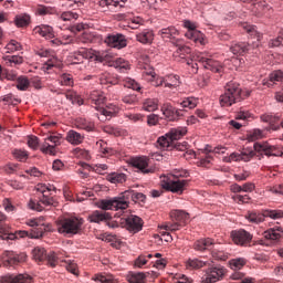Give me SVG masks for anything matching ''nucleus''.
<instances>
[{"mask_svg":"<svg viewBox=\"0 0 283 283\" xmlns=\"http://www.w3.org/2000/svg\"><path fill=\"white\" fill-rule=\"evenodd\" d=\"M84 224L85 219L81 217H66L57 220L56 222L57 231L67 238L81 235V233H83Z\"/></svg>","mask_w":283,"mask_h":283,"instance_id":"6","label":"nucleus"},{"mask_svg":"<svg viewBox=\"0 0 283 283\" xmlns=\"http://www.w3.org/2000/svg\"><path fill=\"white\" fill-rule=\"evenodd\" d=\"M283 48V29L280 31L276 39H272L269 42V48Z\"/></svg>","mask_w":283,"mask_h":283,"instance_id":"61","label":"nucleus"},{"mask_svg":"<svg viewBox=\"0 0 283 283\" xmlns=\"http://www.w3.org/2000/svg\"><path fill=\"white\" fill-rule=\"evenodd\" d=\"M245 219L253 224H260V222H264V212H248L245 214Z\"/></svg>","mask_w":283,"mask_h":283,"instance_id":"45","label":"nucleus"},{"mask_svg":"<svg viewBox=\"0 0 283 283\" xmlns=\"http://www.w3.org/2000/svg\"><path fill=\"white\" fill-rule=\"evenodd\" d=\"M178 34H180V32L176 27H168L158 31V36H160L163 41H170L172 45L176 41H180V39H176Z\"/></svg>","mask_w":283,"mask_h":283,"instance_id":"24","label":"nucleus"},{"mask_svg":"<svg viewBox=\"0 0 283 283\" xmlns=\"http://www.w3.org/2000/svg\"><path fill=\"white\" fill-rule=\"evenodd\" d=\"M107 220H112V214H109V212L95 210L88 214V221L96 224H101V222H107Z\"/></svg>","mask_w":283,"mask_h":283,"instance_id":"28","label":"nucleus"},{"mask_svg":"<svg viewBox=\"0 0 283 283\" xmlns=\"http://www.w3.org/2000/svg\"><path fill=\"white\" fill-rule=\"evenodd\" d=\"M4 65L12 67L13 65H21L23 63V57L18 55H7L3 56Z\"/></svg>","mask_w":283,"mask_h":283,"instance_id":"46","label":"nucleus"},{"mask_svg":"<svg viewBox=\"0 0 283 283\" xmlns=\"http://www.w3.org/2000/svg\"><path fill=\"white\" fill-rule=\"evenodd\" d=\"M98 81L99 84L105 85L106 87H109L112 85H123L128 90L140 92V84L136 82V80H133L130 77H124L123 80H120V77L116 74L104 72L98 75Z\"/></svg>","mask_w":283,"mask_h":283,"instance_id":"7","label":"nucleus"},{"mask_svg":"<svg viewBox=\"0 0 283 283\" xmlns=\"http://www.w3.org/2000/svg\"><path fill=\"white\" fill-rule=\"evenodd\" d=\"M32 256L35 262H43V260H46L49 266H51L52 269H54V266L59 264V256H56V253L50 252L48 254V252H45V249L41 247H36L32 250Z\"/></svg>","mask_w":283,"mask_h":283,"instance_id":"11","label":"nucleus"},{"mask_svg":"<svg viewBox=\"0 0 283 283\" xmlns=\"http://www.w3.org/2000/svg\"><path fill=\"white\" fill-rule=\"evenodd\" d=\"M161 112H163V115L165 116V118L170 122L178 120V118H180V116L185 115V114H182V109H178V108L171 106V104H169V103L163 104Z\"/></svg>","mask_w":283,"mask_h":283,"instance_id":"22","label":"nucleus"},{"mask_svg":"<svg viewBox=\"0 0 283 283\" xmlns=\"http://www.w3.org/2000/svg\"><path fill=\"white\" fill-rule=\"evenodd\" d=\"M8 220V217L3 214V212H0V231L3 233L0 235L1 240H19V238H43V234L45 231H50L52 229V226L50 223L45 222V218L40 217L36 219H29L27 221L28 227L33 228L32 232L20 230L14 233L8 232V226L6 224Z\"/></svg>","mask_w":283,"mask_h":283,"instance_id":"1","label":"nucleus"},{"mask_svg":"<svg viewBox=\"0 0 283 283\" xmlns=\"http://www.w3.org/2000/svg\"><path fill=\"white\" fill-rule=\"evenodd\" d=\"M106 180L113 185H123V182L127 180V175L123 172H112L106 176Z\"/></svg>","mask_w":283,"mask_h":283,"instance_id":"38","label":"nucleus"},{"mask_svg":"<svg viewBox=\"0 0 283 283\" xmlns=\"http://www.w3.org/2000/svg\"><path fill=\"white\" fill-rule=\"evenodd\" d=\"M113 65L116 67V70H119V72H127L130 69L129 63L123 57L116 59L113 62Z\"/></svg>","mask_w":283,"mask_h":283,"instance_id":"49","label":"nucleus"},{"mask_svg":"<svg viewBox=\"0 0 283 283\" xmlns=\"http://www.w3.org/2000/svg\"><path fill=\"white\" fill-rule=\"evenodd\" d=\"M76 127L78 129H84L85 132H94V129H96L94 122L85 118H77Z\"/></svg>","mask_w":283,"mask_h":283,"instance_id":"39","label":"nucleus"},{"mask_svg":"<svg viewBox=\"0 0 283 283\" xmlns=\"http://www.w3.org/2000/svg\"><path fill=\"white\" fill-rule=\"evenodd\" d=\"M149 273L148 272H130L127 275V281L129 283H145L147 282Z\"/></svg>","mask_w":283,"mask_h":283,"instance_id":"35","label":"nucleus"},{"mask_svg":"<svg viewBox=\"0 0 283 283\" xmlns=\"http://www.w3.org/2000/svg\"><path fill=\"white\" fill-rule=\"evenodd\" d=\"M244 264H247V261L244 259H233L230 261V266L234 271H240V269H242Z\"/></svg>","mask_w":283,"mask_h":283,"instance_id":"63","label":"nucleus"},{"mask_svg":"<svg viewBox=\"0 0 283 283\" xmlns=\"http://www.w3.org/2000/svg\"><path fill=\"white\" fill-rule=\"evenodd\" d=\"M186 134L187 128L185 127L171 128L168 133L158 137L157 143L161 149H166L168 151L171 149H177V151H187V142H184L182 144L176 142L180 140V138H182V136Z\"/></svg>","mask_w":283,"mask_h":283,"instance_id":"3","label":"nucleus"},{"mask_svg":"<svg viewBox=\"0 0 283 283\" xmlns=\"http://www.w3.org/2000/svg\"><path fill=\"white\" fill-rule=\"evenodd\" d=\"M78 19V13L73 11H64L60 14L61 21H76Z\"/></svg>","mask_w":283,"mask_h":283,"instance_id":"58","label":"nucleus"},{"mask_svg":"<svg viewBox=\"0 0 283 283\" xmlns=\"http://www.w3.org/2000/svg\"><path fill=\"white\" fill-rule=\"evenodd\" d=\"M251 50V44L248 42H237L231 45L230 51L232 54H239V56H244Z\"/></svg>","mask_w":283,"mask_h":283,"instance_id":"32","label":"nucleus"},{"mask_svg":"<svg viewBox=\"0 0 283 283\" xmlns=\"http://www.w3.org/2000/svg\"><path fill=\"white\" fill-rule=\"evenodd\" d=\"M84 139L85 137L76 130H69L66 134V140L71 145H81V143H83Z\"/></svg>","mask_w":283,"mask_h":283,"instance_id":"37","label":"nucleus"},{"mask_svg":"<svg viewBox=\"0 0 283 283\" xmlns=\"http://www.w3.org/2000/svg\"><path fill=\"white\" fill-rule=\"evenodd\" d=\"M36 191L41 193L39 201L30 200L28 203L29 209L32 211H43L44 207H52L54 205V193H56V187L50 184H38Z\"/></svg>","mask_w":283,"mask_h":283,"instance_id":"4","label":"nucleus"},{"mask_svg":"<svg viewBox=\"0 0 283 283\" xmlns=\"http://www.w3.org/2000/svg\"><path fill=\"white\" fill-rule=\"evenodd\" d=\"M127 231L130 233H138V231L143 230V219L137 216H129L122 222Z\"/></svg>","mask_w":283,"mask_h":283,"instance_id":"21","label":"nucleus"},{"mask_svg":"<svg viewBox=\"0 0 283 283\" xmlns=\"http://www.w3.org/2000/svg\"><path fill=\"white\" fill-rule=\"evenodd\" d=\"M143 109L145 112H156L158 109V99L157 98H147L143 103Z\"/></svg>","mask_w":283,"mask_h":283,"instance_id":"47","label":"nucleus"},{"mask_svg":"<svg viewBox=\"0 0 283 283\" xmlns=\"http://www.w3.org/2000/svg\"><path fill=\"white\" fill-rule=\"evenodd\" d=\"M260 118L262 123H269L272 132H280V129H282V124L280 123V120H282V116H280V114L265 113L262 114Z\"/></svg>","mask_w":283,"mask_h":283,"instance_id":"20","label":"nucleus"},{"mask_svg":"<svg viewBox=\"0 0 283 283\" xmlns=\"http://www.w3.org/2000/svg\"><path fill=\"white\" fill-rule=\"evenodd\" d=\"M77 52L84 61L85 59H93L98 63H103V61H105V59L107 57V53H103L93 49L81 48Z\"/></svg>","mask_w":283,"mask_h":283,"instance_id":"19","label":"nucleus"},{"mask_svg":"<svg viewBox=\"0 0 283 283\" xmlns=\"http://www.w3.org/2000/svg\"><path fill=\"white\" fill-rule=\"evenodd\" d=\"M184 28L188 29L185 33L186 39L193 41L195 43H199V45H205L207 40L205 39V34L198 31V25L190 20L184 21Z\"/></svg>","mask_w":283,"mask_h":283,"instance_id":"10","label":"nucleus"},{"mask_svg":"<svg viewBox=\"0 0 283 283\" xmlns=\"http://www.w3.org/2000/svg\"><path fill=\"white\" fill-rule=\"evenodd\" d=\"M28 260L25 252L17 253L14 251H4L2 254V262L4 266H17Z\"/></svg>","mask_w":283,"mask_h":283,"instance_id":"12","label":"nucleus"},{"mask_svg":"<svg viewBox=\"0 0 283 283\" xmlns=\"http://www.w3.org/2000/svg\"><path fill=\"white\" fill-rule=\"evenodd\" d=\"M17 83V90L20 92H27V90L30 87V80H28L25 76L18 77Z\"/></svg>","mask_w":283,"mask_h":283,"instance_id":"52","label":"nucleus"},{"mask_svg":"<svg viewBox=\"0 0 283 283\" xmlns=\"http://www.w3.org/2000/svg\"><path fill=\"white\" fill-rule=\"evenodd\" d=\"M119 107L115 104H108L106 106V108H99V113H101V116H98V119L99 120H105V118L109 117L112 118V116H115V114H118L119 112Z\"/></svg>","mask_w":283,"mask_h":283,"instance_id":"33","label":"nucleus"},{"mask_svg":"<svg viewBox=\"0 0 283 283\" xmlns=\"http://www.w3.org/2000/svg\"><path fill=\"white\" fill-rule=\"evenodd\" d=\"M95 282H101V283H118V280L114 277L112 274H96L94 277Z\"/></svg>","mask_w":283,"mask_h":283,"instance_id":"51","label":"nucleus"},{"mask_svg":"<svg viewBox=\"0 0 283 283\" xmlns=\"http://www.w3.org/2000/svg\"><path fill=\"white\" fill-rule=\"evenodd\" d=\"M187 266L189 269H202L203 266H207V262L199 259H189L187 262Z\"/></svg>","mask_w":283,"mask_h":283,"instance_id":"59","label":"nucleus"},{"mask_svg":"<svg viewBox=\"0 0 283 283\" xmlns=\"http://www.w3.org/2000/svg\"><path fill=\"white\" fill-rule=\"evenodd\" d=\"M232 242L238 247H249L253 240V235L244 229L234 230L231 232Z\"/></svg>","mask_w":283,"mask_h":283,"instance_id":"16","label":"nucleus"},{"mask_svg":"<svg viewBox=\"0 0 283 283\" xmlns=\"http://www.w3.org/2000/svg\"><path fill=\"white\" fill-rule=\"evenodd\" d=\"M181 178H189V171L175 169L170 176L160 177V185L166 191L181 195L189 187V180Z\"/></svg>","mask_w":283,"mask_h":283,"instance_id":"2","label":"nucleus"},{"mask_svg":"<svg viewBox=\"0 0 283 283\" xmlns=\"http://www.w3.org/2000/svg\"><path fill=\"white\" fill-rule=\"evenodd\" d=\"M243 30H245V32H248L250 36H253V39H256V41H260V39H262V33L258 31V28L255 25L244 23Z\"/></svg>","mask_w":283,"mask_h":283,"instance_id":"48","label":"nucleus"},{"mask_svg":"<svg viewBox=\"0 0 283 283\" xmlns=\"http://www.w3.org/2000/svg\"><path fill=\"white\" fill-rule=\"evenodd\" d=\"M211 255L213 260H221L222 262H226V260H229V253L212 248Z\"/></svg>","mask_w":283,"mask_h":283,"instance_id":"53","label":"nucleus"},{"mask_svg":"<svg viewBox=\"0 0 283 283\" xmlns=\"http://www.w3.org/2000/svg\"><path fill=\"white\" fill-rule=\"evenodd\" d=\"M249 96V93H244L240 83L230 81L224 86V93L220 96L221 107H231L235 103L244 101Z\"/></svg>","mask_w":283,"mask_h":283,"instance_id":"5","label":"nucleus"},{"mask_svg":"<svg viewBox=\"0 0 283 283\" xmlns=\"http://www.w3.org/2000/svg\"><path fill=\"white\" fill-rule=\"evenodd\" d=\"M179 104L184 109H196L198 107V98L186 97Z\"/></svg>","mask_w":283,"mask_h":283,"instance_id":"44","label":"nucleus"},{"mask_svg":"<svg viewBox=\"0 0 283 283\" xmlns=\"http://www.w3.org/2000/svg\"><path fill=\"white\" fill-rule=\"evenodd\" d=\"M263 214L264 218H271L272 220H280L281 218H283L282 210H265Z\"/></svg>","mask_w":283,"mask_h":283,"instance_id":"56","label":"nucleus"},{"mask_svg":"<svg viewBox=\"0 0 283 283\" xmlns=\"http://www.w3.org/2000/svg\"><path fill=\"white\" fill-rule=\"evenodd\" d=\"M3 78H7V81H18L19 76L17 75V72L8 71V69H3L0 65V81H3Z\"/></svg>","mask_w":283,"mask_h":283,"instance_id":"43","label":"nucleus"},{"mask_svg":"<svg viewBox=\"0 0 283 283\" xmlns=\"http://www.w3.org/2000/svg\"><path fill=\"white\" fill-rule=\"evenodd\" d=\"M98 209H102V211H118L120 209V206L118 203V199L112 198V199H102L97 202Z\"/></svg>","mask_w":283,"mask_h":283,"instance_id":"26","label":"nucleus"},{"mask_svg":"<svg viewBox=\"0 0 283 283\" xmlns=\"http://www.w3.org/2000/svg\"><path fill=\"white\" fill-rule=\"evenodd\" d=\"M282 228H271L263 233V238L272 242H277L282 238Z\"/></svg>","mask_w":283,"mask_h":283,"instance_id":"36","label":"nucleus"},{"mask_svg":"<svg viewBox=\"0 0 283 283\" xmlns=\"http://www.w3.org/2000/svg\"><path fill=\"white\" fill-rule=\"evenodd\" d=\"M167 83H165V87H178L180 85V76L178 75H169Z\"/></svg>","mask_w":283,"mask_h":283,"instance_id":"62","label":"nucleus"},{"mask_svg":"<svg viewBox=\"0 0 283 283\" xmlns=\"http://www.w3.org/2000/svg\"><path fill=\"white\" fill-rule=\"evenodd\" d=\"M255 156V153L253 150H244L242 153H232L228 157V163H240V160H243V163H249L251 158Z\"/></svg>","mask_w":283,"mask_h":283,"instance_id":"27","label":"nucleus"},{"mask_svg":"<svg viewBox=\"0 0 283 283\" xmlns=\"http://www.w3.org/2000/svg\"><path fill=\"white\" fill-rule=\"evenodd\" d=\"M260 138H264V132L261 129H253L248 133V140L254 143V140H260Z\"/></svg>","mask_w":283,"mask_h":283,"instance_id":"54","label":"nucleus"},{"mask_svg":"<svg viewBox=\"0 0 283 283\" xmlns=\"http://www.w3.org/2000/svg\"><path fill=\"white\" fill-rule=\"evenodd\" d=\"M143 77L146 81L154 83V80L156 78V72H154V70L149 67V65H145L143 71Z\"/></svg>","mask_w":283,"mask_h":283,"instance_id":"55","label":"nucleus"},{"mask_svg":"<svg viewBox=\"0 0 283 283\" xmlns=\"http://www.w3.org/2000/svg\"><path fill=\"white\" fill-rule=\"evenodd\" d=\"M6 50L8 53H11V52H19V50H21V43H19L18 41L15 40H11L7 46H6Z\"/></svg>","mask_w":283,"mask_h":283,"instance_id":"64","label":"nucleus"},{"mask_svg":"<svg viewBox=\"0 0 283 283\" xmlns=\"http://www.w3.org/2000/svg\"><path fill=\"white\" fill-rule=\"evenodd\" d=\"M213 239L206 238V239H199L193 243L195 251H211L213 249Z\"/></svg>","mask_w":283,"mask_h":283,"instance_id":"31","label":"nucleus"},{"mask_svg":"<svg viewBox=\"0 0 283 283\" xmlns=\"http://www.w3.org/2000/svg\"><path fill=\"white\" fill-rule=\"evenodd\" d=\"M132 165L135 169H139L140 174H156V167L149 166V158L147 157H135Z\"/></svg>","mask_w":283,"mask_h":283,"instance_id":"18","label":"nucleus"},{"mask_svg":"<svg viewBox=\"0 0 283 283\" xmlns=\"http://www.w3.org/2000/svg\"><path fill=\"white\" fill-rule=\"evenodd\" d=\"M61 145V136L51 135L44 139V143L41 144L40 150L42 154H48L49 156H56V147Z\"/></svg>","mask_w":283,"mask_h":283,"instance_id":"13","label":"nucleus"},{"mask_svg":"<svg viewBox=\"0 0 283 283\" xmlns=\"http://www.w3.org/2000/svg\"><path fill=\"white\" fill-rule=\"evenodd\" d=\"M172 220H176V222H179V224H185L187 220H189V213L182 211V210H175L171 212Z\"/></svg>","mask_w":283,"mask_h":283,"instance_id":"41","label":"nucleus"},{"mask_svg":"<svg viewBox=\"0 0 283 283\" xmlns=\"http://www.w3.org/2000/svg\"><path fill=\"white\" fill-rule=\"evenodd\" d=\"M60 85L72 87V85H74V77H72L71 74L63 73L60 77Z\"/></svg>","mask_w":283,"mask_h":283,"instance_id":"57","label":"nucleus"},{"mask_svg":"<svg viewBox=\"0 0 283 283\" xmlns=\"http://www.w3.org/2000/svg\"><path fill=\"white\" fill-rule=\"evenodd\" d=\"M12 156L15 158V160H19L20 163H25V159L28 158V153L23 149H13Z\"/></svg>","mask_w":283,"mask_h":283,"instance_id":"60","label":"nucleus"},{"mask_svg":"<svg viewBox=\"0 0 283 283\" xmlns=\"http://www.w3.org/2000/svg\"><path fill=\"white\" fill-rule=\"evenodd\" d=\"M65 96L66 99L72 103V105H83V98H81L74 91H67Z\"/></svg>","mask_w":283,"mask_h":283,"instance_id":"50","label":"nucleus"},{"mask_svg":"<svg viewBox=\"0 0 283 283\" xmlns=\"http://www.w3.org/2000/svg\"><path fill=\"white\" fill-rule=\"evenodd\" d=\"M198 63H201L206 70H210L217 74H221L222 70H224L219 61L206 57L205 53H199L195 56V60H189L187 62V65L190 67V72L192 74H198Z\"/></svg>","mask_w":283,"mask_h":283,"instance_id":"8","label":"nucleus"},{"mask_svg":"<svg viewBox=\"0 0 283 283\" xmlns=\"http://www.w3.org/2000/svg\"><path fill=\"white\" fill-rule=\"evenodd\" d=\"M104 42L108 48H116L117 50H123V48H127V39L122 33H112L108 34Z\"/></svg>","mask_w":283,"mask_h":283,"instance_id":"17","label":"nucleus"},{"mask_svg":"<svg viewBox=\"0 0 283 283\" xmlns=\"http://www.w3.org/2000/svg\"><path fill=\"white\" fill-rule=\"evenodd\" d=\"M275 83H283V71L282 70H277L272 72L269 75V80H263L262 81V85L265 87H273V85H275ZM275 99L279 103H283V92H279L275 94Z\"/></svg>","mask_w":283,"mask_h":283,"instance_id":"15","label":"nucleus"},{"mask_svg":"<svg viewBox=\"0 0 283 283\" xmlns=\"http://www.w3.org/2000/svg\"><path fill=\"white\" fill-rule=\"evenodd\" d=\"M14 23L17 28H28L30 25V14L21 13L15 15Z\"/></svg>","mask_w":283,"mask_h":283,"instance_id":"40","label":"nucleus"},{"mask_svg":"<svg viewBox=\"0 0 283 283\" xmlns=\"http://www.w3.org/2000/svg\"><path fill=\"white\" fill-rule=\"evenodd\" d=\"M119 203V209L125 211L129 207V200H134V190H125L120 197H116Z\"/></svg>","mask_w":283,"mask_h":283,"instance_id":"30","label":"nucleus"},{"mask_svg":"<svg viewBox=\"0 0 283 283\" xmlns=\"http://www.w3.org/2000/svg\"><path fill=\"white\" fill-rule=\"evenodd\" d=\"M227 277V268L222 265H211L206 270L201 283H218Z\"/></svg>","mask_w":283,"mask_h":283,"instance_id":"9","label":"nucleus"},{"mask_svg":"<svg viewBox=\"0 0 283 283\" xmlns=\"http://www.w3.org/2000/svg\"><path fill=\"white\" fill-rule=\"evenodd\" d=\"M136 40L144 45H149L154 42V31L144 30L136 35Z\"/></svg>","mask_w":283,"mask_h":283,"instance_id":"34","label":"nucleus"},{"mask_svg":"<svg viewBox=\"0 0 283 283\" xmlns=\"http://www.w3.org/2000/svg\"><path fill=\"white\" fill-rule=\"evenodd\" d=\"M0 283H32V277L24 274H7L0 277Z\"/></svg>","mask_w":283,"mask_h":283,"instance_id":"25","label":"nucleus"},{"mask_svg":"<svg viewBox=\"0 0 283 283\" xmlns=\"http://www.w3.org/2000/svg\"><path fill=\"white\" fill-rule=\"evenodd\" d=\"M174 45H176L177 48V50L174 52L175 61H186L187 56L191 54V48L184 45L181 40H176V42H174Z\"/></svg>","mask_w":283,"mask_h":283,"instance_id":"23","label":"nucleus"},{"mask_svg":"<svg viewBox=\"0 0 283 283\" xmlns=\"http://www.w3.org/2000/svg\"><path fill=\"white\" fill-rule=\"evenodd\" d=\"M254 151H258V154H264V156H275V157H282L283 156V149L273 146L269 144L268 142L264 143H255L254 144Z\"/></svg>","mask_w":283,"mask_h":283,"instance_id":"14","label":"nucleus"},{"mask_svg":"<svg viewBox=\"0 0 283 283\" xmlns=\"http://www.w3.org/2000/svg\"><path fill=\"white\" fill-rule=\"evenodd\" d=\"M33 34H39L43 39H54V29L48 24H41L33 29Z\"/></svg>","mask_w":283,"mask_h":283,"instance_id":"29","label":"nucleus"},{"mask_svg":"<svg viewBox=\"0 0 283 283\" xmlns=\"http://www.w3.org/2000/svg\"><path fill=\"white\" fill-rule=\"evenodd\" d=\"M90 101L94 105H104L105 101H107V97L98 91H93L90 95Z\"/></svg>","mask_w":283,"mask_h":283,"instance_id":"42","label":"nucleus"}]
</instances>
